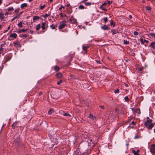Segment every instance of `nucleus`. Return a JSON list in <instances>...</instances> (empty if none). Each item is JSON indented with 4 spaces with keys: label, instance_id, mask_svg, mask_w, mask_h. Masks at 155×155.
Listing matches in <instances>:
<instances>
[{
    "label": "nucleus",
    "instance_id": "obj_19",
    "mask_svg": "<svg viewBox=\"0 0 155 155\" xmlns=\"http://www.w3.org/2000/svg\"><path fill=\"white\" fill-rule=\"evenodd\" d=\"M18 124V122H15L14 123H13V124H12V127L14 128H15Z\"/></svg>",
    "mask_w": 155,
    "mask_h": 155
},
{
    "label": "nucleus",
    "instance_id": "obj_14",
    "mask_svg": "<svg viewBox=\"0 0 155 155\" xmlns=\"http://www.w3.org/2000/svg\"><path fill=\"white\" fill-rule=\"evenodd\" d=\"M4 14L0 12V19L3 20L4 19Z\"/></svg>",
    "mask_w": 155,
    "mask_h": 155
},
{
    "label": "nucleus",
    "instance_id": "obj_45",
    "mask_svg": "<svg viewBox=\"0 0 155 155\" xmlns=\"http://www.w3.org/2000/svg\"><path fill=\"white\" fill-rule=\"evenodd\" d=\"M150 35L152 36H153L154 37L155 36V34L153 33H150Z\"/></svg>",
    "mask_w": 155,
    "mask_h": 155
},
{
    "label": "nucleus",
    "instance_id": "obj_24",
    "mask_svg": "<svg viewBox=\"0 0 155 155\" xmlns=\"http://www.w3.org/2000/svg\"><path fill=\"white\" fill-rule=\"evenodd\" d=\"M53 112V110L52 109H51L48 112V114L49 115H51Z\"/></svg>",
    "mask_w": 155,
    "mask_h": 155
},
{
    "label": "nucleus",
    "instance_id": "obj_26",
    "mask_svg": "<svg viewBox=\"0 0 155 155\" xmlns=\"http://www.w3.org/2000/svg\"><path fill=\"white\" fill-rule=\"evenodd\" d=\"M110 24L111 25H113V26H115V23L112 20L110 21Z\"/></svg>",
    "mask_w": 155,
    "mask_h": 155
},
{
    "label": "nucleus",
    "instance_id": "obj_28",
    "mask_svg": "<svg viewBox=\"0 0 155 155\" xmlns=\"http://www.w3.org/2000/svg\"><path fill=\"white\" fill-rule=\"evenodd\" d=\"M79 8L80 9H83L84 8V6L83 5H80L79 6Z\"/></svg>",
    "mask_w": 155,
    "mask_h": 155
},
{
    "label": "nucleus",
    "instance_id": "obj_51",
    "mask_svg": "<svg viewBox=\"0 0 155 155\" xmlns=\"http://www.w3.org/2000/svg\"><path fill=\"white\" fill-rule=\"evenodd\" d=\"M131 124L134 125H135V122L133 121L131 122Z\"/></svg>",
    "mask_w": 155,
    "mask_h": 155
},
{
    "label": "nucleus",
    "instance_id": "obj_39",
    "mask_svg": "<svg viewBox=\"0 0 155 155\" xmlns=\"http://www.w3.org/2000/svg\"><path fill=\"white\" fill-rule=\"evenodd\" d=\"M71 79L72 80L74 79L75 78V77L74 75H72L71 76Z\"/></svg>",
    "mask_w": 155,
    "mask_h": 155
},
{
    "label": "nucleus",
    "instance_id": "obj_16",
    "mask_svg": "<svg viewBox=\"0 0 155 155\" xmlns=\"http://www.w3.org/2000/svg\"><path fill=\"white\" fill-rule=\"evenodd\" d=\"M89 48V47L88 46H86L85 45H83V49L84 50L86 51L87 49Z\"/></svg>",
    "mask_w": 155,
    "mask_h": 155
},
{
    "label": "nucleus",
    "instance_id": "obj_4",
    "mask_svg": "<svg viewBox=\"0 0 155 155\" xmlns=\"http://www.w3.org/2000/svg\"><path fill=\"white\" fill-rule=\"evenodd\" d=\"M48 27V24L46 22H42L41 24V28L43 30L45 29Z\"/></svg>",
    "mask_w": 155,
    "mask_h": 155
},
{
    "label": "nucleus",
    "instance_id": "obj_11",
    "mask_svg": "<svg viewBox=\"0 0 155 155\" xmlns=\"http://www.w3.org/2000/svg\"><path fill=\"white\" fill-rule=\"evenodd\" d=\"M19 139L18 138H17L14 141V143H17V144H18L19 142Z\"/></svg>",
    "mask_w": 155,
    "mask_h": 155
},
{
    "label": "nucleus",
    "instance_id": "obj_62",
    "mask_svg": "<svg viewBox=\"0 0 155 155\" xmlns=\"http://www.w3.org/2000/svg\"><path fill=\"white\" fill-rule=\"evenodd\" d=\"M97 63H99V62L98 61H97Z\"/></svg>",
    "mask_w": 155,
    "mask_h": 155
},
{
    "label": "nucleus",
    "instance_id": "obj_55",
    "mask_svg": "<svg viewBox=\"0 0 155 155\" xmlns=\"http://www.w3.org/2000/svg\"><path fill=\"white\" fill-rule=\"evenodd\" d=\"M111 3V2L110 1H108L107 2V3L108 4H110V3Z\"/></svg>",
    "mask_w": 155,
    "mask_h": 155
},
{
    "label": "nucleus",
    "instance_id": "obj_27",
    "mask_svg": "<svg viewBox=\"0 0 155 155\" xmlns=\"http://www.w3.org/2000/svg\"><path fill=\"white\" fill-rule=\"evenodd\" d=\"M27 30H28V29H27L26 30L24 29H21L19 30V32L20 33H21L22 32H25Z\"/></svg>",
    "mask_w": 155,
    "mask_h": 155
},
{
    "label": "nucleus",
    "instance_id": "obj_30",
    "mask_svg": "<svg viewBox=\"0 0 155 155\" xmlns=\"http://www.w3.org/2000/svg\"><path fill=\"white\" fill-rule=\"evenodd\" d=\"M103 6L102 5H101L100 6V8L102 9V10H103L104 11H107V9H106L105 8H104L103 7Z\"/></svg>",
    "mask_w": 155,
    "mask_h": 155
},
{
    "label": "nucleus",
    "instance_id": "obj_23",
    "mask_svg": "<svg viewBox=\"0 0 155 155\" xmlns=\"http://www.w3.org/2000/svg\"><path fill=\"white\" fill-rule=\"evenodd\" d=\"M41 26V25L40 24H38L37 25V26L36 27V30H38L40 29Z\"/></svg>",
    "mask_w": 155,
    "mask_h": 155
},
{
    "label": "nucleus",
    "instance_id": "obj_49",
    "mask_svg": "<svg viewBox=\"0 0 155 155\" xmlns=\"http://www.w3.org/2000/svg\"><path fill=\"white\" fill-rule=\"evenodd\" d=\"M107 3L104 2V3L102 4L101 5H102L103 6H104L106 5H107Z\"/></svg>",
    "mask_w": 155,
    "mask_h": 155
},
{
    "label": "nucleus",
    "instance_id": "obj_60",
    "mask_svg": "<svg viewBox=\"0 0 155 155\" xmlns=\"http://www.w3.org/2000/svg\"><path fill=\"white\" fill-rule=\"evenodd\" d=\"M32 0H28V1L29 2H31V1H32Z\"/></svg>",
    "mask_w": 155,
    "mask_h": 155
},
{
    "label": "nucleus",
    "instance_id": "obj_5",
    "mask_svg": "<svg viewBox=\"0 0 155 155\" xmlns=\"http://www.w3.org/2000/svg\"><path fill=\"white\" fill-rule=\"evenodd\" d=\"M55 75L58 78L61 79L62 78L63 74L59 72L57 73Z\"/></svg>",
    "mask_w": 155,
    "mask_h": 155
},
{
    "label": "nucleus",
    "instance_id": "obj_61",
    "mask_svg": "<svg viewBox=\"0 0 155 155\" xmlns=\"http://www.w3.org/2000/svg\"><path fill=\"white\" fill-rule=\"evenodd\" d=\"M1 45V46H3L4 45V44H2Z\"/></svg>",
    "mask_w": 155,
    "mask_h": 155
},
{
    "label": "nucleus",
    "instance_id": "obj_59",
    "mask_svg": "<svg viewBox=\"0 0 155 155\" xmlns=\"http://www.w3.org/2000/svg\"><path fill=\"white\" fill-rule=\"evenodd\" d=\"M2 3V1H1V0H0V5H1Z\"/></svg>",
    "mask_w": 155,
    "mask_h": 155
},
{
    "label": "nucleus",
    "instance_id": "obj_35",
    "mask_svg": "<svg viewBox=\"0 0 155 155\" xmlns=\"http://www.w3.org/2000/svg\"><path fill=\"white\" fill-rule=\"evenodd\" d=\"M85 4L86 5H91V3L90 2H87L85 3Z\"/></svg>",
    "mask_w": 155,
    "mask_h": 155
},
{
    "label": "nucleus",
    "instance_id": "obj_58",
    "mask_svg": "<svg viewBox=\"0 0 155 155\" xmlns=\"http://www.w3.org/2000/svg\"><path fill=\"white\" fill-rule=\"evenodd\" d=\"M138 137H137V136H136L134 137V138H138Z\"/></svg>",
    "mask_w": 155,
    "mask_h": 155
},
{
    "label": "nucleus",
    "instance_id": "obj_15",
    "mask_svg": "<svg viewBox=\"0 0 155 155\" xmlns=\"http://www.w3.org/2000/svg\"><path fill=\"white\" fill-rule=\"evenodd\" d=\"M39 19V17L38 16H34L33 18V21H35V20H37Z\"/></svg>",
    "mask_w": 155,
    "mask_h": 155
},
{
    "label": "nucleus",
    "instance_id": "obj_63",
    "mask_svg": "<svg viewBox=\"0 0 155 155\" xmlns=\"http://www.w3.org/2000/svg\"><path fill=\"white\" fill-rule=\"evenodd\" d=\"M53 0H50L51 2H52Z\"/></svg>",
    "mask_w": 155,
    "mask_h": 155
},
{
    "label": "nucleus",
    "instance_id": "obj_57",
    "mask_svg": "<svg viewBox=\"0 0 155 155\" xmlns=\"http://www.w3.org/2000/svg\"><path fill=\"white\" fill-rule=\"evenodd\" d=\"M23 12H21L19 14V15H21V14H22V13Z\"/></svg>",
    "mask_w": 155,
    "mask_h": 155
},
{
    "label": "nucleus",
    "instance_id": "obj_1",
    "mask_svg": "<svg viewBox=\"0 0 155 155\" xmlns=\"http://www.w3.org/2000/svg\"><path fill=\"white\" fill-rule=\"evenodd\" d=\"M87 134L86 133L81 135V139L85 143V146L83 149L80 148V150L81 151H80V149H79L80 154L78 152V155H85V153H86L87 150H89L90 149V147H93L94 145V141L89 138Z\"/></svg>",
    "mask_w": 155,
    "mask_h": 155
},
{
    "label": "nucleus",
    "instance_id": "obj_42",
    "mask_svg": "<svg viewBox=\"0 0 155 155\" xmlns=\"http://www.w3.org/2000/svg\"><path fill=\"white\" fill-rule=\"evenodd\" d=\"M48 15L47 14H45V15L44 16H43V17H44L45 18H46L48 16Z\"/></svg>",
    "mask_w": 155,
    "mask_h": 155
},
{
    "label": "nucleus",
    "instance_id": "obj_37",
    "mask_svg": "<svg viewBox=\"0 0 155 155\" xmlns=\"http://www.w3.org/2000/svg\"><path fill=\"white\" fill-rule=\"evenodd\" d=\"M62 82V80H60L57 83L58 85L60 84Z\"/></svg>",
    "mask_w": 155,
    "mask_h": 155
},
{
    "label": "nucleus",
    "instance_id": "obj_17",
    "mask_svg": "<svg viewBox=\"0 0 155 155\" xmlns=\"http://www.w3.org/2000/svg\"><path fill=\"white\" fill-rule=\"evenodd\" d=\"M14 46L16 47H18V46L19 45V43L17 42H14L13 43Z\"/></svg>",
    "mask_w": 155,
    "mask_h": 155
},
{
    "label": "nucleus",
    "instance_id": "obj_29",
    "mask_svg": "<svg viewBox=\"0 0 155 155\" xmlns=\"http://www.w3.org/2000/svg\"><path fill=\"white\" fill-rule=\"evenodd\" d=\"M89 117L92 119L93 120L94 119V118L95 119V117H94L91 114H90Z\"/></svg>",
    "mask_w": 155,
    "mask_h": 155
},
{
    "label": "nucleus",
    "instance_id": "obj_6",
    "mask_svg": "<svg viewBox=\"0 0 155 155\" xmlns=\"http://www.w3.org/2000/svg\"><path fill=\"white\" fill-rule=\"evenodd\" d=\"M101 28L104 30H109L110 29V28L106 25L101 26Z\"/></svg>",
    "mask_w": 155,
    "mask_h": 155
},
{
    "label": "nucleus",
    "instance_id": "obj_7",
    "mask_svg": "<svg viewBox=\"0 0 155 155\" xmlns=\"http://www.w3.org/2000/svg\"><path fill=\"white\" fill-rule=\"evenodd\" d=\"M63 114L64 116L67 117L68 119H70L71 116V115L69 114L66 113H64Z\"/></svg>",
    "mask_w": 155,
    "mask_h": 155
},
{
    "label": "nucleus",
    "instance_id": "obj_25",
    "mask_svg": "<svg viewBox=\"0 0 155 155\" xmlns=\"http://www.w3.org/2000/svg\"><path fill=\"white\" fill-rule=\"evenodd\" d=\"M136 112L138 113V114H140V109L139 108H138L136 109Z\"/></svg>",
    "mask_w": 155,
    "mask_h": 155
},
{
    "label": "nucleus",
    "instance_id": "obj_53",
    "mask_svg": "<svg viewBox=\"0 0 155 155\" xmlns=\"http://www.w3.org/2000/svg\"><path fill=\"white\" fill-rule=\"evenodd\" d=\"M129 18H130V19H131L132 18V16L131 15H129Z\"/></svg>",
    "mask_w": 155,
    "mask_h": 155
},
{
    "label": "nucleus",
    "instance_id": "obj_21",
    "mask_svg": "<svg viewBox=\"0 0 155 155\" xmlns=\"http://www.w3.org/2000/svg\"><path fill=\"white\" fill-rule=\"evenodd\" d=\"M151 46L153 48H155V42H152L150 44Z\"/></svg>",
    "mask_w": 155,
    "mask_h": 155
},
{
    "label": "nucleus",
    "instance_id": "obj_54",
    "mask_svg": "<svg viewBox=\"0 0 155 155\" xmlns=\"http://www.w3.org/2000/svg\"><path fill=\"white\" fill-rule=\"evenodd\" d=\"M10 26H9V27H8V30H6V31H8V30L10 29Z\"/></svg>",
    "mask_w": 155,
    "mask_h": 155
},
{
    "label": "nucleus",
    "instance_id": "obj_8",
    "mask_svg": "<svg viewBox=\"0 0 155 155\" xmlns=\"http://www.w3.org/2000/svg\"><path fill=\"white\" fill-rule=\"evenodd\" d=\"M54 69L56 72H57L60 70V68L58 66L56 65L54 67Z\"/></svg>",
    "mask_w": 155,
    "mask_h": 155
},
{
    "label": "nucleus",
    "instance_id": "obj_47",
    "mask_svg": "<svg viewBox=\"0 0 155 155\" xmlns=\"http://www.w3.org/2000/svg\"><path fill=\"white\" fill-rule=\"evenodd\" d=\"M64 8V7L63 6H62V5H61V6L59 8V10H61V9H62V8Z\"/></svg>",
    "mask_w": 155,
    "mask_h": 155
},
{
    "label": "nucleus",
    "instance_id": "obj_33",
    "mask_svg": "<svg viewBox=\"0 0 155 155\" xmlns=\"http://www.w3.org/2000/svg\"><path fill=\"white\" fill-rule=\"evenodd\" d=\"M111 31L112 32L113 35H114L115 34H116L117 32L116 31H115L114 30H111Z\"/></svg>",
    "mask_w": 155,
    "mask_h": 155
},
{
    "label": "nucleus",
    "instance_id": "obj_52",
    "mask_svg": "<svg viewBox=\"0 0 155 155\" xmlns=\"http://www.w3.org/2000/svg\"><path fill=\"white\" fill-rule=\"evenodd\" d=\"M23 36L26 37H27V35L25 34H24L23 35Z\"/></svg>",
    "mask_w": 155,
    "mask_h": 155
},
{
    "label": "nucleus",
    "instance_id": "obj_41",
    "mask_svg": "<svg viewBox=\"0 0 155 155\" xmlns=\"http://www.w3.org/2000/svg\"><path fill=\"white\" fill-rule=\"evenodd\" d=\"M45 5H41L40 7V9L41 10L43 9L45 7Z\"/></svg>",
    "mask_w": 155,
    "mask_h": 155
},
{
    "label": "nucleus",
    "instance_id": "obj_36",
    "mask_svg": "<svg viewBox=\"0 0 155 155\" xmlns=\"http://www.w3.org/2000/svg\"><path fill=\"white\" fill-rule=\"evenodd\" d=\"M104 22L106 23L108 19L107 17H104Z\"/></svg>",
    "mask_w": 155,
    "mask_h": 155
},
{
    "label": "nucleus",
    "instance_id": "obj_44",
    "mask_svg": "<svg viewBox=\"0 0 155 155\" xmlns=\"http://www.w3.org/2000/svg\"><path fill=\"white\" fill-rule=\"evenodd\" d=\"M17 16H15L12 19H11V21H13L17 17Z\"/></svg>",
    "mask_w": 155,
    "mask_h": 155
},
{
    "label": "nucleus",
    "instance_id": "obj_38",
    "mask_svg": "<svg viewBox=\"0 0 155 155\" xmlns=\"http://www.w3.org/2000/svg\"><path fill=\"white\" fill-rule=\"evenodd\" d=\"M146 9L147 10H150L151 9V8L147 6L146 7Z\"/></svg>",
    "mask_w": 155,
    "mask_h": 155
},
{
    "label": "nucleus",
    "instance_id": "obj_22",
    "mask_svg": "<svg viewBox=\"0 0 155 155\" xmlns=\"http://www.w3.org/2000/svg\"><path fill=\"white\" fill-rule=\"evenodd\" d=\"M132 152L134 155H139V154L136 151L134 150H132Z\"/></svg>",
    "mask_w": 155,
    "mask_h": 155
},
{
    "label": "nucleus",
    "instance_id": "obj_43",
    "mask_svg": "<svg viewBox=\"0 0 155 155\" xmlns=\"http://www.w3.org/2000/svg\"><path fill=\"white\" fill-rule=\"evenodd\" d=\"M119 90L117 89L115 91H114V93H115V94H116V93H118L119 92Z\"/></svg>",
    "mask_w": 155,
    "mask_h": 155
},
{
    "label": "nucleus",
    "instance_id": "obj_3",
    "mask_svg": "<svg viewBox=\"0 0 155 155\" xmlns=\"http://www.w3.org/2000/svg\"><path fill=\"white\" fill-rule=\"evenodd\" d=\"M150 124H149L147 122H145L144 123V126L149 129H151L153 127L155 124L154 123Z\"/></svg>",
    "mask_w": 155,
    "mask_h": 155
},
{
    "label": "nucleus",
    "instance_id": "obj_9",
    "mask_svg": "<svg viewBox=\"0 0 155 155\" xmlns=\"http://www.w3.org/2000/svg\"><path fill=\"white\" fill-rule=\"evenodd\" d=\"M10 37L15 38L17 37V35L16 33H12L10 35Z\"/></svg>",
    "mask_w": 155,
    "mask_h": 155
},
{
    "label": "nucleus",
    "instance_id": "obj_32",
    "mask_svg": "<svg viewBox=\"0 0 155 155\" xmlns=\"http://www.w3.org/2000/svg\"><path fill=\"white\" fill-rule=\"evenodd\" d=\"M124 100L126 101L127 102H128L129 101V99L128 97L127 96H126L124 97Z\"/></svg>",
    "mask_w": 155,
    "mask_h": 155
},
{
    "label": "nucleus",
    "instance_id": "obj_2",
    "mask_svg": "<svg viewBox=\"0 0 155 155\" xmlns=\"http://www.w3.org/2000/svg\"><path fill=\"white\" fill-rule=\"evenodd\" d=\"M66 22L65 21H63L61 22L58 27V29L59 30H61L64 28L66 26Z\"/></svg>",
    "mask_w": 155,
    "mask_h": 155
},
{
    "label": "nucleus",
    "instance_id": "obj_34",
    "mask_svg": "<svg viewBox=\"0 0 155 155\" xmlns=\"http://www.w3.org/2000/svg\"><path fill=\"white\" fill-rule=\"evenodd\" d=\"M50 27L52 29H55V26L54 25H50Z\"/></svg>",
    "mask_w": 155,
    "mask_h": 155
},
{
    "label": "nucleus",
    "instance_id": "obj_48",
    "mask_svg": "<svg viewBox=\"0 0 155 155\" xmlns=\"http://www.w3.org/2000/svg\"><path fill=\"white\" fill-rule=\"evenodd\" d=\"M99 107H100L102 109H104V106L103 105L100 106Z\"/></svg>",
    "mask_w": 155,
    "mask_h": 155
},
{
    "label": "nucleus",
    "instance_id": "obj_46",
    "mask_svg": "<svg viewBox=\"0 0 155 155\" xmlns=\"http://www.w3.org/2000/svg\"><path fill=\"white\" fill-rule=\"evenodd\" d=\"M150 147H152V148H155V144H152L151 146Z\"/></svg>",
    "mask_w": 155,
    "mask_h": 155
},
{
    "label": "nucleus",
    "instance_id": "obj_20",
    "mask_svg": "<svg viewBox=\"0 0 155 155\" xmlns=\"http://www.w3.org/2000/svg\"><path fill=\"white\" fill-rule=\"evenodd\" d=\"M152 122V120L150 119L149 117H147V122L149 123H151V122Z\"/></svg>",
    "mask_w": 155,
    "mask_h": 155
},
{
    "label": "nucleus",
    "instance_id": "obj_18",
    "mask_svg": "<svg viewBox=\"0 0 155 155\" xmlns=\"http://www.w3.org/2000/svg\"><path fill=\"white\" fill-rule=\"evenodd\" d=\"M22 21H21L18 24V25L20 28H21L22 27Z\"/></svg>",
    "mask_w": 155,
    "mask_h": 155
},
{
    "label": "nucleus",
    "instance_id": "obj_64",
    "mask_svg": "<svg viewBox=\"0 0 155 155\" xmlns=\"http://www.w3.org/2000/svg\"><path fill=\"white\" fill-rule=\"evenodd\" d=\"M154 132L155 133V129L154 130Z\"/></svg>",
    "mask_w": 155,
    "mask_h": 155
},
{
    "label": "nucleus",
    "instance_id": "obj_31",
    "mask_svg": "<svg viewBox=\"0 0 155 155\" xmlns=\"http://www.w3.org/2000/svg\"><path fill=\"white\" fill-rule=\"evenodd\" d=\"M124 44L125 45H127L129 43V42L127 40H124Z\"/></svg>",
    "mask_w": 155,
    "mask_h": 155
},
{
    "label": "nucleus",
    "instance_id": "obj_56",
    "mask_svg": "<svg viewBox=\"0 0 155 155\" xmlns=\"http://www.w3.org/2000/svg\"><path fill=\"white\" fill-rule=\"evenodd\" d=\"M136 152L138 153L139 152V150H137Z\"/></svg>",
    "mask_w": 155,
    "mask_h": 155
},
{
    "label": "nucleus",
    "instance_id": "obj_10",
    "mask_svg": "<svg viewBox=\"0 0 155 155\" xmlns=\"http://www.w3.org/2000/svg\"><path fill=\"white\" fill-rule=\"evenodd\" d=\"M150 151L152 153H155V148L150 147Z\"/></svg>",
    "mask_w": 155,
    "mask_h": 155
},
{
    "label": "nucleus",
    "instance_id": "obj_40",
    "mask_svg": "<svg viewBox=\"0 0 155 155\" xmlns=\"http://www.w3.org/2000/svg\"><path fill=\"white\" fill-rule=\"evenodd\" d=\"M134 34L135 35H138V33L136 31H135L134 32Z\"/></svg>",
    "mask_w": 155,
    "mask_h": 155
},
{
    "label": "nucleus",
    "instance_id": "obj_12",
    "mask_svg": "<svg viewBox=\"0 0 155 155\" xmlns=\"http://www.w3.org/2000/svg\"><path fill=\"white\" fill-rule=\"evenodd\" d=\"M140 41H141V43H142V44H143L145 42L147 43L148 42V41H147V40H146L145 39L143 40L142 38H141L140 39Z\"/></svg>",
    "mask_w": 155,
    "mask_h": 155
},
{
    "label": "nucleus",
    "instance_id": "obj_50",
    "mask_svg": "<svg viewBox=\"0 0 155 155\" xmlns=\"http://www.w3.org/2000/svg\"><path fill=\"white\" fill-rule=\"evenodd\" d=\"M19 10V9H16L15 11V12H18Z\"/></svg>",
    "mask_w": 155,
    "mask_h": 155
},
{
    "label": "nucleus",
    "instance_id": "obj_13",
    "mask_svg": "<svg viewBox=\"0 0 155 155\" xmlns=\"http://www.w3.org/2000/svg\"><path fill=\"white\" fill-rule=\"evenodd\" d=\"M27 6V4L26 3H23L22 4H21L20 7H21V8H23L26 7Z\"/></svg>",
    "mask_w": 155,
    "mask_h": 155
}]
</instances>
